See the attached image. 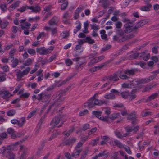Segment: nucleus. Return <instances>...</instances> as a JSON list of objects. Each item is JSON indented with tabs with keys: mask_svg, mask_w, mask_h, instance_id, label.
Here are the masks:
<instances>
[{
	"mask_svg": "<svg viewBox=\"0 0 159 159\" xmlns=\"http://www.w3.org/2000/svg\"><path fill=\"white\" fill-rule=\"evenodd\" d=\"M125 29L124 32L126 33H128L132 31H136L137 29H135V26L134 27L132 26L131 22H128L124 25Z\"/></svg>",
	"mask_w": 159,
	"mask_h": 159,
	"instance_id": "obj_1",
	"label": "nucleus"
},
{
	"mask_svg": "<svg viewBox=\"0 0 159 159\" xmlns=\"http://www.w3.org/2000/svg\"><path fill=\"white\" fill-rule=\"evenodd\" d=\"M11 145L8 146L7 149H4V150H5V151H4L2 152V154L4 156H5V154L7 153L6 157H8V159H15L14 154L10 151V150L11 149Z\"/></svg>",
	"mask_w": 159,
	"mask_h": 159,
	"instance_id": "obj_2",
	"label": "nucleus"
},
{
	"mask_svg": "<svg viewBox=\"0 0 159 159\" xmlns=\"http://www.w3.org/2000/svg\"><path fill=\"white\" fill-rule=\"evenodd\" d=\"M92 114L95 116L96 117L102 121L104 122H108V119L107 116H102V112L101 111H92Z\"/></svg>",
	"mask_w": 159,
	"mask_h": 159,
	"instance_id": "obj_3",
	"label": "nucleus"
},
{
	"mask_svg": "<svg viewBox=\"0 0 159 159\" xmlns=\"http://www.w3.org/2000/svg\"><path fill=\"white\" fill-rule=\"evenodd\" d=\"M60 118L58 116H55L52 119L50 123V125H51V128L53 129L55 127H56L60 121Z\"/></svg>",
	"mask_w": 159,
	"mask_h": 159,
	"instance_id": "obj_4",
	"label": "nucleus"
},
{
	"mask_svg": "<svg viewBox=\"0 0 159 159\" xmlns=\"http://www.w3.org/2000/svg\"><path fill=\"white\" fill-rule=\"evenodd\" d=\"M94 97H92L89 99L87 102L84 104V107H88L89 109L91 108L95 107L94 99Z\"/></svg>",
	"mask_w": 159,
	"mask_h": 159,
	"instance_id": "obj_5",
	"label": "nucleus"
},
{
	"mask_svg": "<svg viewBox=\"0 0 159 159\" xmlns=\"http://www.w3.org/2000/svg\"><path fill=\"white\" fill-rule=\"evenodd\" d=\"M129 53H128L127 55L124 57L123 60H132L133 59H136L139 55V54L138 53H135L129 56H128Z\"/></svg>",
	"mask_w": 159,
	"mask_h": 159,
	"instance_id": "obj_6",
	"label": "nucleus"
},
{
	"mask_svg": "<svg viewBox=\"0 0 159 159\" xmlns=\"http://www.w3.org/2000/svg\"><path fill=\"white\" fill-rule=\"evenodd\" d=\"M66 91L64 90H60L58 91L57 93V95H58V96L57 97V100L59 101V102H62L64 100V98H62V97L65 96L66 94Z\"/></svg>",
	"mask_w": 159,
	"mask_h": 159,
	"instance_id": "obj_7",
	"label": "nucleus"
},
{
	"mask_svg": "<svg viewBox=\"0 0 159 159\" xmlns=\"http://www.w3.org/2000/svg\"><path fill=\"white\" fill-rule=\"evenodd\" d=\"M104 57H105L103 55L95 57L91 60L88 63V66H91L93 64L98 62L104 59Z\"/></svg>",
	"mask_w": 159,
	"mask_h": 159,
	"instance_id": "obj_8",
	"label": "nucleus"
},
{
	"mask_svg": "<svg viewBox=\"0 0 159 159\" xmlns=\"http://www.w3.org/2000/svg\"><path fill=\"white\" fill-rule=\"evenodd\" d=\"M76 140V139L75 138L69 139L66 141L62 142L60 144V146L70 145L73 143H75Z\"/></svg>",
	"mask_w": 159,
	"mask_h": 159,
	"instance_id": "obj_9",
	"label": "nucleus"
},
{
	"mask_svg": "<svg viewBox=\"0 0 159 159\" xmlns=\"http://www.w3.org/2000/svg\"><path fill=\"white\" fill-rule=\"evenodd\" d=\"M120 73V71H118L113 75H109V80H112L114 81H117L119 80L118 77Z\"/></svg>",
	"mask_w": 159,
	"mask_h": 159,
	"instance_id": "obj_10",
	"label": "nucleus"
},
{
	"mask_svg": "<svg viewBox=\"0 0 159 159\" xmlns=\"http://www.w3.org/2000/svg\"><path fill=\"white\" fill-rule=\"evenodd\" d=\"M30 70H23L21 71V70H18V71L16 73V75L18 79H20L24 75L27 74Z\"/></svg>",
	"mask_w": 159,
	"mask_h": 159,
	"instance_id": "obj_11",
	"label": "nucleus"
},
{
	"mask_svg": "<svg viewBox=\"0 0 159 159\" xmlns=\"http://www.w3.org/2000/svg\"><path fill=\"white\" fill-rule=\"evenodd\" d=\"M59 21V18L55 16L50 20L48 24L50 26L52 25H56Z\"/></svg>",
	"mask_w": 159,
	"mask_h": 159,
	"instance_id": "obj_12",
	"label": "nucleus"
},
{
	"mask_svg": "<svg viewBox=\"0 0 159 159\" xmlns=\"http://www.w3.org/2000/svg\"><path fill=\"white\" fill-rule=\"evenodd\" d=\"M148 22V20L147 19H144L140 20L135 25V29H138L141 26L146 24Z\"/></svg>",
	"mask_w": 159,
	"mask_h": 159,
	"instance_id": "obj_13",
	"label": "nucleus"
},
{
	"mask_svg": "<svg viewBox=\"0 0 159 159\" xmlns=\"http://www.w3.org/2000/svg\"><path fill=\"white\" fill-rule=\"evenodd\" d=\"M146 6H141L140 9V10L143 11H150V8L152 7V5L150 3H146Z\"/></svg>",
	"mask_w": 159,
	"mask_h": 159,
	"instance_id": "obj_14",
	"label": "nucleus"
},
{
	"mask_svg": "<svg viewBox=\"0 0 159 159\" xmlns=\"http://www.w3.org/2000/svg\"><path fill=\"white\" fill-rule=\"evenodd\" d=\"M36 51L41 55H46L51 52L48 51V50L42 48H37Z\"/></svg>",
	"mask_w": 159,
	"mask_h": 159,
	"instance_id": "obj_15",
	"label": "nucleus"
},
{
	"mask_svg": "<svg viewBox=\"0 0 159 159\" xmlns=\"http://www.w3.org/2000/svg\"><path fill=\"white\" fill-rule=\"evenodd\" d=\"M57 97L55 100L54 102L52 103L51 105L49 106V108L48 109L47 111L45 113V114H47L51 109L52 107L55 106L56 107H59L60 105L61 102H59V101L57 100Z\"/></svg>",
	"mask_w": 159,
	"mask_h": 159,
	"instance_id": "obj_16",
	"label": "nucleus"
},
{
	"mask_svg": "<svg viewBox=\"0 0 159 159\" xmlns=\"http://www.w3.org/2000/svg\"><path fill=\"white\" fill-rule=\"evenodd\" d=\"M158 96V94L157 93H155L149 96L148 98L145 100V102L147 103L149 102L150 101L152 100L155 99Z\"/></svg>",
	"mask_w": 159,
	"mask_h": 159,
	"instance_id": "obj_17",
	"label": "nucleus"
},
{
	"mask_svg": "<svg viewBox=\"0 0 159 159\" xmlns=\"http://www.w3.org/2000/svg\"><path fill=\"white\" fill-rule=\"evenodd\" d=\"M111 61V60H109L107 61L106 62L103 63L99 65L95 66L94 67L95 69L98 68V69H101L103 68L104 67H105L107 66L108 64L110 63Z\"/></svg>",
	"mask_w": 159,
	"mask_h": 159,
	"instance_id": "obj_18",
	"label": "nucleus"
},
{
	"mask_svg": "<svg viewBox=\"0 0 159 159\" xmlns=\"http://www.w3.org/2000/svg\"><path fill=\"white\" fill-rule=\"evenodd\" d=\"M139 57H140L142 58L145 61L148 60L150 57V55L149 54H146L145 52H142L139 53Z\"/></svg>",
	"mask_w": 159,
	"mask_h": 159,
	"instance_id": "obj_19",
	"label": "nucleus"
},
{
	"mask_svg": "<svg viewBox=\"0 0 159 159\" xmlns=\"http://www.w3.org/2000/svg\"><path fill=\"white\" fill-rule=\"evenodd\" d=\"M60 133V131H59L57 130H54L52 132V134H51V137L49 138L48 141H50L52 139L56 138L57 135Z\"/></svg>",
	"mask_w": 159,
	"mask_h": 159,
	"instance_id": "obj_20",
	"label": "nucleus"
},
{
	"mask_svg": "<svg viewBox=\"0 0 159 159\" xmlns=\"http://www.w3.org/2000/svg\"><path fill=\"white\" fill-rule=\"evenodd\" d=\"M69 81V80L67 78L66 79L62 81H59L57 82H56V86L57 87H60L61 86L65 84L67 81Z\"/></svg>",
	"mask_w": 159,
	"mask_h": 159,
	"instance_id": "obj_21",
	"label": "nucleus"
},
{
	"mask_svg": "<svg viewBox=\"0 0 159 159\" xmlns=\"http://www.w3.org/2000/svg\"><path fill=\"white\" fill-rule=\"evenodd\" d=\"M0 94L1 96L4 99L9 98L10 97L9 92L6 91H1Z\"/></svg>",
	"mask_w": 159,
	"mask_h": 159,
	"instance_id": "obj_22",
	"label": "nucleus"
},
{
	"mask_svg": "<svg viewBox=\"0 0 159 159\" xmlns=\"http://www.w3.org/2000/svg\"><path fill=\"white\" fill-rule=\"evenodd\" d=\"M32 60L30 58L27 59L25 62L23 64V65L20 66V68L21 69L25 68V66H28L31 64L32 63Z\"/></svg>",
	"mask_w": 159,
	"mask_h": 159,
	"instance_id": "obj_23",
	"label": "nucleus"
},
{
	"mask_svg": "<svg viewBox=\"0 0 159 159\" xmlns=\"http://www.w3.org/2000/svg\"><path fill=\"white\" fill-rule=\"evenodd\" d=\"M20 3V2L17 1L11 5L9 7V11H11L16 8L17 7H18Z\"/></svg>",
	"mask_w": 159,
	"mask_h": 159,
	"instance_id": "obj_24",
	"label": "nucleus"
},
{
	"mask_svg": "<svg viewBox=\"0 0 159 159\" xmlns=\"http://www.w3.org/2000/svg\"><path fill=\"white\" fill-rule=\"evenodd\" d=\"M136 112L135 111H133V112L131 113L130 114L128 115L127 117V119L128 120H132L135 118H137L136 117Z\"/></svg>",
	"mask_w": 159,
	"mask_h": 159,
	"instance_id": "obj_25",
	"label": "nucleus"
},
{
	"mask_svg": "<svg viewBox=\"0 0 159 159\" xmlns=\"http://www.w3.org/2000/svg\"><path fill=\"white\" fill-rule=\"evenodd\" d=\"M84 43H87L89 44H93L95 43V40L92 39L91 37H87L84 39Z\"/></svg>",
	"mask_w": 159,
	"mask_h": 159,
	"instance_id": "obj_26",
	"label": "nucleus"
},
{
	"mask_svg": "<svg viewBox=\"0 0 159 159\" xmlns=\"http://www.w3.org/2000/svg\"><path fill=\"white\" fill-rule=\"evenodd\" d=\"M44 146V143L42 142L41 145L37 149V151L36 153V155L37 156H39L42 150L43 149Z\"/></svg>",
	"mask_w": 159,
	"mask_h": 159,
	"instance_id": "obj_27",
	"label": "nucleus"
},
{
	"mask_svg": "<svg viewBox=\"0 0 159 159\" xmlns=\"http://www.w3.org/2000/svg\"><path fill=\"white\" fill-rule=\"evenodd\" d=\"M152 73L154 74V75L149 76L148 78H147L149 80V82L150 80L153 79L156 77V75L159 73V70H156L153 72H151Z\"/></svg>",
	"mask_w": 159,
	"mask_h": 159,
	"instance_id": "obj_28",
	"label": "nucleus"
},
{
	"mask_svg": "<svg viewBox=\"0 0 159 159\" xmlns=\"http://www.w3.org/2000/svg\"><path fill=\"white\" fill-rule=\"evenodd\" d=\"M43 95L44 94L43 93H42L40 94H39L38 96L37 97L36 99L39 100H40L42 99L43 98H44V97L48 98H49L51 97V95L50 94L45 95V96H43Z\"/></svg>",
	"mask_w": 159,
	"mask_h": 159,
	"instance_id": "obj_29",
	"label": "nucleus"
},
{
	"mask_svg": "<svg viewBox=\"0 0 159 159\" xmlns=\"http://www.w3.org/2000/svg\"><path fill=\"white\" fill-rule=\"evenodd\" d=\"M104 97L107 99H114L115 98V95L111 93L106 94L104 96Z\"/></svg>",
	"mask_w": 159,
	"mask_h": 159,
	"instance_id": "obj_30",
	"label": "nucleus"
},
{
	"mask_svg": "<svg viewBox=\"0 0 159 159\" xmlns=\"http://www.w3.org/2000/svg\"><path fill=\"white\" fill-rule=\"evenodd\" d=\"M20 121H18V126L21 127L24 125L26 122L25 118L24 117H22L20 118Z\"/></svg>",
	"mask_w": 159,
	"mask_h": 159,
	"instance_id": "obj_31",
	"label": "nucleus"
},
{
	"mask_svg": "<svg viewBox=\"0 0 159 159\" xmlns=\"http://www.w3.org/2000/svg\"><path fill=\"white\" fill-rule=\"evenodd\" d=\"M99 3H102L103 7L105 9L107 8L108 6L107 0H100Z\"/></svg>",
	"mask_w": 159,
	"mask_h": 159,
	"instance_id": "obj_32",
	"label": "nucleus"
},
{
	"mask_svg": "<svg viewBox=\"0 0 159 159\" xmlns=\"http://www.w3.org/2000/svg\"><path fill=\"white\" fill-rule=\"evenodd\" d=\"M75 150V152L73 153L71 155V156L73 157L79 156L80 153L82 152V149H77Z\"/></svg>",
	"mask_w": 159,
	"mask_h": 159,
	"instance_id": "obj_33",
	"label": "nucleus"
},
{
	"mask_svg": "<svg viewBox=\"0 0 159 159\" xmlns=\"http://www.w3.org/2000/svg\"><path fill=\"white\" fill-rule=\"evenodd\" d=\"M129 92V91H125L121 93V94L123 98L126 99L128 98Z\"/></svg>",
	"mask_w": 159,
	"mask_h": 159,
	"instance_id": "obj_34",
	"label": "nucleus"
},
{
	"mask_svg": "<svg viewBox=\"0 0 159 159\" xmlns=\"http://www.w3.org/2000/svg\"><path fill=\"white\" fill-rule=\"evenodd\" d=\"M69 2L68 1H66V2L62 4L61 5L60 9L61 10H64L66 9L67 7L68 6Z\"/></svg>",
	"mask_w": 159,
	"mask_h": 159,
	"instance_id": "obj_35",
	"label": "nucleus"
},
{
	"mask_svg": "<svg viewBox=\"0 0 159 159\" xmlns=\"http://www.w3.org/2000/svg\"><path fill=\"white\" fill-rule=\"evenodd\" d=\"M89 23L88 21H86V22L84 23V30L83 31V32L84 33H89V31L88 29V26L89 25Z\"/></svg>",
	"mask_w": 159,
	"mask_h": 159,
	"instance_id": "obj_36",
	"label": "nucleus"
},
{
	"mask_svg": "<svg viewBox=\"0 0 159 159\" xmlns=\"http://www.w3.org/2000/svg\"><path fill=\"white\" fill-rule=\"evenodd\" d=\"M9 24V22L6 20H3L2 21L1 27L2 29H5Z\"/></svg>",
	"mask_w": 159,
	"mask_h": 159,
	"instance_id": "obj_37",
	"label": "nucleus"
},
{
	"mask_svg": "<svg viewBox=\"0 0 159 159\" xmlns=\"http://www.w3.org/2000/svg\"><path fill=\"white\" fill-rule=\"evenodd\" d=\"M120 71L119 75V77L121 79H126L129 78L126 74H121V72L120 70H119Z\"/></svg>",
	"mask_w": 159,
	"mask_h": 159,
	"instance_id": "obj_38",
	"label": "nucleus"
},
{
	"mask_svg": "<svg viewBox=\"0 0 159 159\" xmlns=\"http://www.w3.org/2000/svg\"><path fill=\"white\" fill-rule=\"evenodd\" d=\"M45 63L38 62L36 63L35 65V68L34 70H37L39 67L43 66L45 65Z\"/></svg>",
	"mask_w": 159,
	"mask_h": 159,
	"instance_id": "obj_39",
	"label": "nucleus"
},
{
	"mask_svg": "<svg viewBox=\"0 0 159 159\" xmlns=\"http://www.w3.org/2000/svg\"><path fill=\"white\" fill-rule=\"evenodd\" d=\"M6 74L4 73H0V82L5 81L6 80Z\"/></svg>",
	"mask_w": 159,
	"mask_h": 159,
	"instance_id": "obj_40",
	"label": "nucleus"
},
{
	"mask_svg": "<svg viewBox=\"0 0 159 159\" xmlns=\"http://www.w3.org/2000/svg\"><path fill=\"white\" fill-rule=\"evenodd\" d=\"M45 117V115H43L41 119H40L39 122L37 126H39V129H41V126L43 123V122L44 120V119Z\"/></svg>",
	"mask_w": 159,
	"mask_h": 159,
	"instance_id": "obj_41",
	"label": "nucleus"
},
{
	"mask_svg": "<svg viewBox=\"0 0 159 159\" xmlns=\"http://www.w3.org/2000/svg\"><path fill=\"white\" fill-rule=\"evenodd\" d=\"M88 152V149L85 150L83 152L82 154L80 159H84Z\"/></svg>",
	"mask_w": 159,
	"mask_h": 159,
	"instance_id": "obj_42",
	"label": "nucleus"
},
{
	"mask_svg": "<svg viewBox=\"0 0 159 159\" xmlns=\"http://www.w3.org/2000/svg\"><path fill=\"white\" fill-rule=\"evenodd\" d=\"M115 25L116 29H120L122 27V24L120 21H117L115 23Z\"/></svg>",
	"mask_w": 159,
	"mask_h": 159,
	"instance_id": "obj_43",
	"label": "nucleus"
},
{
	"mask_svg": "<svg viewBox=\"0 0 159 159\" xmlns=\"http://www.w3.org/2000/svg\"><path fill=\"white\" fill-rule=\"evenodd\" d=\"M137 97V95L135 94H131L129 93L128 99L130 101H132L135 99Z\"/></svg>",
	"mask_w": 159,
	"mask_h": 159,
	"instance_id": "obj_44",
	"label": "nucleus"
},
{
	"mask_svg": "<svg viewBox=\"0 0 159 159\" xmlns=\"http://www.w3.org/2000/svg\"><path fill=\"white\" fill-rule=\"evenodd\" d=\"M114 142L115 145L117 146L118 147L120 148H122V144L120 141L116 140L114 141Z\"/></svg>",
	"mask_w": 159,
	"mask_h": 159,
	"instance_id": "obj_45",
	"label": "nucleus"
},
{
	"mask_svg": "<svg viewBox=\"0 0 159 159\" xmlns=\"http://www.w3.org/2000/svg\"><path fill=\"white\" fill-rule=\"evenodd\" d=\"M75 128L74 126H72L71 129L69 130L66 133L64 134V135L68 137L70 134L74 131Z\"/></svg>",
	"mask_w": 159,
	"mask_h": 159,
	"instance_id": "obj_46",
	"label": "nucleus"
},
{
	"mask_svg": "<svg viewBox=\"0 0 159 159\" xmlns=\"http://www.w3.org/2000/svg\"><path fill=\"white\" fill-rule=\"evenodd\" d=\"M78 70H75L74 71V72L71 75L68 77L67 78L69 80H70L72 78H73L74 76L76 75L78 73Z\"/></svg>",
	"mask_w": 159,
	"mask_h": 159,
	"instance_id": "obj_47",
	"label": "nucleus"
},
{
	"mask_svg": "<svg viewBox=\"0 0 159 159\" xmlns=\"http://www.w3.org/2000/svg\"><path fill=\"white\" fill-rule=\"evenodd\" d=\"M89 112V111L87 110H84L83 111H81L79 113V115L80 116H82L87 114Z\"/></svg>",
	"mask_w": 159,
	"mask_h": 159,
	"instance_id": "obj_48",
	"label": "nucleus"
},
{
	"mask_svg": "<svg viewBox=\"0 0 159 159\" xmlns=\"http://www.w3.org/2000/svg\"><path fill=\"white\" fill-rule=\"evenodd\" d=\"M138 80L139 84L146 83L149 82V80H148L147 78L142 79H139Z\"/></svg>",
	"mask_w": 159,
	"mask_h": 159,
	"instance_id": "obj_49",
	"label": "nucleus"
},
{
	"mask_svg": "<svg viewBox=\"0 0 159 159\" xmlns=\"http://www.w3.org/2000/svg\"><path fill=\"white\" fill-rule=\"evenodd\" d=\"M120 115V113H114L111 115L110 118L111 120H113L116 118Z\"/></svg>",
	"mask_w": 159,
	"mask_h": 159,
	"instance_id": "obj_50",
	"label": "nucleus"
},
{
	"mask_svg": "<svg viewBox=\"0 0 159 159\" xmlns=\"http://www.w3.org/2000/svg\"><path fill=\"white\" fill-rule=\"evenodd\" d=\"M135 70H126L124 72L125 74L133 75L134 74Z\"/></svg>",
	"mask_w": 159,
	"mask_h": 159,
	"instance_id": "obj_51",
	"label": "nucleus"
},
{
	"mask_svg": "<svg viewBox=\"0 0 159 159\" xmlns=\"http://www.w3.org/2000/svg\"><path fill=\"white\" fill-rule=\"evenodd\" d=\"M16 113V111L14 110H11L9 111L7 113V115L9 116H12Z\"/></svg>",
	"mask_w": 159,
	"mask_h": 159,
	"instance_id": "obj_52",
	"label": "nucleus"
},
{
	"mask_svg": "<svg viewBox=\"0 0 159 159\" xmlns=\"http://www.w3.org/2000/svg\"><path fill=\"white\" fill-rule=\"evenodd\" d=\"M116 34L120 36H122L124 34L123 30L121 29L116 30Z\"/></svg>",
	"mask_w": 159,
	"mask_h": 159,
	"instance_id": "obj_53",
	"label": "nucleus"
},
{
	"mask_svg": "<svg viewBox=\"0 0 159 159\" xmlns=\"http://www.w3.org/2000/svg\"><path fill=\"white\" fill-rule=\"evenodd\" d=\"M84 8L85 7L84 6H80L77 8V9L75 10V11L78 13H79L83 11Z\"/></svg>",
	"mask_w": 159,
	"mask_h": 159,
	"instance_id": "obj_54",
	"label": "nucleus"
},
{
	"mask_svg": "<svg viewBox=\"0 0 159 159\" xmlns=\"http://www.w3.org/2000/svg\"><path fill=\"white\" fill-rule=\"evenodd\" d=\"M40 8L38 6L34 7L33 8L32 11L33 12H38L40 11Z\"/></svg>",
	"mask_w": 159,
	"mask_h": 159,
	"instance_id": "obj_55",
	"label": "nucleus"
},
{
	"mask_svg": "<svg viewBox=\"0 0 159 159\" xmlns=\"http://www.w3.org/2000/svg\"><path fill=\"white\" fill-rule=\"evenodd\" d=\"M90 26H91V29L93 30V31H97L99 29L98 26L97 25L90 24Z\"/></svg>",
	"mask_w": 159,
	"mask_h": 159,
	"instance_id": "obj_56",
	"label": "nucleus"
},
{
	"mask_svg": "<svg viewBox=\"0 0 159 159\" xmlns=\"http://www.w3.org/2000/svg\"><path fill=\"white\" fill-rule=\"evenodd\" d=\"M132 126L133 127V131H134V133H136L140 129L138 125L136 126L133 125Z\"/></svg>",
	"mask_w": 159,
	"mask_h": 159,
	"instance_id": "obj_57",
	"label": "nucleus"
},
{
	"mask_svg": "<svg viewBox=\"0 0 159 159\" xmlns=\"http://www.w3.org/2000/svg\"><path fill=\"white\" fill-rule=\"evenodd\" d=\"M106 151H104L103 152H101V153H99L98 155H96L97 156L98 158L99 157H102L104 156H105L106 157H107V155L106 153Z\"/></svg>",
	"mask_w": 159,
	"mask_h": 159,
	"instance_id": "obj_58",
	"label": "nucleus"
},
{
	"mask_svg": "<svg viewBox=\"0 0 159 159\" xmlns=\"http://www.w3.org/2000/svg\"><path fill=\"white\" fill-rule=\"evenodd\" d=\"M111 45H107L105 47H104L102 49L101 51L102 52H105L107 50L111 48Z\"/></svg>",
	"mask_w": 159,
	"mask_h": 159,
	"instance_id": "obj_59",
	"label": "nucleus"
},
{
	"mask_svg": "<svg viewBox=\"0 0 159 159\" xmlns=\"http://www.w3.org/2000/svg\"><path fill=\"white\" fill-rule=\"evenodd\" d=\"M45 35V34L43 32H39V34L37 37V40L39 39L42 37H43Z\"/></svg>",
	"mask_w": 159,
	"mask_h": 159,
	"instance_id": "obj_60",
	"label": "nucleus"
},
{
	"mask_svg": "<svg viewBox=\"0 0 159 159\" xmlns=\"http://www.w3.org/2000/svg\"><path fill=\"white\" fill-rule=\"evenodd\" d=\"M99 140V139L98 138H97L96 139L93 140L91 142V144L92 145V146H94L97 145V142Z\"/></svg>",
	"mask_w": 159,
	"mask_h": 159,
	"instance_id": "obj_61",
	"label": "nucleus"
},
{
	"mask_svg": "<svg viewBox=\"0 0 159 159\" xmlns=\"http://www.w3.org/2000/svg\"><path fill=\"white\" fill-rule=\"evenodd\" d=\"M97 130V129L96 127H94L92 128L91 130L88 133L89 135H90L93 133L95 132Z\"/></svg>",
	"mask_w": 159,
	"mask_h": 159,
	"instance_id": "obj_62",
	"label": "nucleus"
},
{
	"mask_svg": "<svg viewBox=\"0 0 159 159\" xmlns=\"http://www.w3.org/2000/svg\"><path fill=\"white\" fill-rule=\"evenodd\" d=\"M69 36V34L67 32H63L61 34V36L62 38L64 39L67 38Z\"/></svg>",
	"mask_w": 159,
	"mask_h": 159,
	"instance_id": "obj_63",
	"label": "nucleus"
},
{
	"mask_svg": "<svg viewBox=\"0 0 159 159\" xmlns=\"http://www.w3.org/2000/svg\"><path fill=\"white\" fill-rule=\"evenodd\" d=\"M18 63V60L17 59H15L12 62L11 65L13 67H16Z\"/></svg>",
	"mask_w": 159,
	"mask_h": 159,
	"instance_id": "obj_64",
	"label": "nucleus"
}]
</instances>
